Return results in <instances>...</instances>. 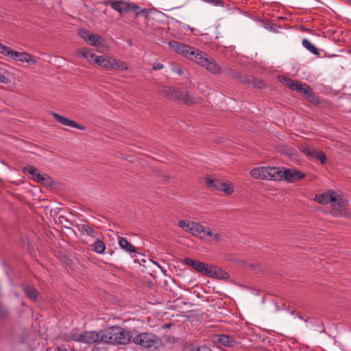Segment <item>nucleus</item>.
<instances>
[{
    "label": "nucleus",
    "instance_id": "1",
    "mask_svg": "<svg viewBox=\"0 0 351 351\" xmlns=\"http://www.w3.org/2000/svg\"><path fill=\"white\" fill-rule=\"evenodd\" d=\"M104 3L105 5L109 4L113 10L119 12L120 14L134 12L136 17L139 16H143L146 17L147 16V12L146 9H141L138 5L134 3L127 2L124 0H110L105 1Z\"/></svg>",
    "mask_w": 351,
    "mask_h": 351
},
{
    "label": "nucleus",
    "instance_id": "2",
    "mask_svg": "<svg viewBox=\"0 0 351 351\" xmlns=\"http://www.w3.org/2000/svg\"><path fill=\"white\" fill-rule=\"evenodd\" d=\"M106 339L105 343H110L118 345H126L131 339L130 332L119 326H112L106 328Z\"/></svg>",
    "mask_w": 351,
    "mask_h": 351
},
{
    "label": "nucleus",
    "instance_id": "3",
    "mask_svg": "<svg viewBox=\"0 0 351 351\" xmlns=\"http://www.w3.org/2000/svg\"><path fill=\"white\" fill-rule=\"evenodd\" d=\"M169 45L176 52L180 53L186 58L193 60L196 63L197 62V58L200 57L203 53L202 51L193 47H191L176 40L170 41L169 43Z\"/></svg>",
    "mask_w": 351,
    "mask_h": 351
},
{
    "label": "nucleus",
    "instance_id": "4",
    "mask_svg": "<svg viewBox=\"0 0 351 351\" xmlns=\"http://www.w3.org/2000/svg\"><path fill=\"white\" fill-rule=\"evenodd\" d=\"M106 329L101 330L99 332L90 331L81 335H72L71 339L75 341L83 342L88 344L101 342L105 343L106 339Z\"/></svg>",
    "mask_w": 351,
    "mask_h": 351
},
{
    "label": "nucleus",
    "instance_id": "5",
    "mask_svg": "<svg viewBox=\"0 0 351 351\" xmlns=\"http://www.w3.org/2000/svg\"><path fill=\"white\" fill-rule=\"evenodd\" d=\"M133 342L145 348H157L162 344L160 337L151 332L140 333L133 338Z\"/></svg>",
    "mask_w": 351,
    "mask_h": 351
},
{
    "label": "nucleus",
    "instance_id": "6",
    "mask_svg": "<svg viewBox=\"0 0 351 351\" xmlns=\"http://www.w3.org/2000/svg\"><path fill=\"white\" fill-rule=\"evenodd\" d=\"M162 92L168 98L173 101H182L187 105H191L195 102V98L190 96L187 91H182L178 88H165Z\"/></svg>",
    "mask_w": 351,
    "mask_h": 351
},
{
    "label": "nucleus",
    "instance_id": "7",
    "mask_svg": "<svg viewBox=\"0 0 351 351\" xmlns=\"http://www.w3.org/2000/svg\"><path fill=\"white\" fill-rule=\"evenodd\" d=\"M22 171L25 174H29L32 176V179L40 184L46 186H51L52 184V179L47 174H40L38 169L31 165L24 167Z\"/></svg>",
    "mask_w": 351,
    "mask_h": 351
},
{
    "label": "nucleus",
    "instance_id": "8",
    "mask_svg": "<svg viewBox=\"0 0 351 351\" xmlns=\"http://www.w3.org/2000/svg\"><path fill=\"white\" fill-rule=\"evenodd\" d=\"M197 64L205 67L208 71L213 74H219L222 72L221 67L213 59L208 57L203 53L202 56L197 58Z\"/></svg>",
    "mask_w": 351,
    "mask_h": 351
},
{
    "label": "nucleus",
    "instance_id": "9",
    "mask_svg": "<svg viewBox=\"0 0 351 351\" xmlns=\"http://www.w3.org/2000/svg\"><path fill=\"white\" fill-rule=\"evenodd\" d=\"M184 263L186 265L193 268L197 272L206 276H208L209 273L210 272V268H212V265L195 261L191 258H184Z\"/></svg>",
    "mask_w": 351,
    "mask_h": 351
},
{
    "label": "nucleus",
    "instance_id": "10",
    "mask_svg": "<svg viewBox=\"0 0 351 351\" xmlns=\"http://www.w3.org/2000/svg\"><path fill=\"white\" fill-rule=\"evenodd\" d=\"M300 150L304 154L320 161V162L323 165L326 164L327 162V157L326 156L325 154L323 152L316 149L311 146L302 145Z\"/></svg>",
    "mask_w": 351,
    "mask_h": 351
},
{
    "label": "nucleus",
    "instance_id": "11",
    "mask_svg": "<svg viewBox=\"0 0 351 351\" xmlns=\"http://www.w3.org/2000/svg\"><path fill=\"white\" fill-rule=\"evenodd\" d=\"M206 184L210 189L223 191L228 195L233 193V188L229 184L218 180L207 179Z\"/></svg>",
    "mask_w": 351,
    "mask_h": 351
},
{
    "label": "nucleus",
    "instance_id": "12",
    "mask_svg": "<svg viewBox=\"0 0 351 351\" xmlns=\"http://www.w3.org/2000/svg\"><path fill=\"white\" fill-rule=\"evenodd\" d=\"M51 114L54 117V119L56 120V121H58V123H60V124H62L63 125H66V126H69L71 128H77L80 130H85V129H86L85 126L78 124L75 121L69 119L68 118L64 117L56 112H51Z\"/></svg>",
    "mask_w": 351,
    "mask_h": 351
},
{
    "label": "nucleus",
    "instance_id": "13",
    "mask_svg": "<svg viewBox=\"0 0 351 351\" xmlns=\"http://www.w3.org/2000/svg\"><path fill=\"white\" fill-rule=\"evenodd\" d=\"M191 234L200 239H204L207 236H212V231L210 228L204 227L197 222H194Z\"/></svg>",
    "mask_w": 351,
    "mask_h": 351
},
{
    "label": "nucleus",
    "instance_id": "14",
    "mask_svg": "<svg viewBox=\"0 0 351 351\" xmlns=\"http://www.w3.org/2000/svg\"><path fill=\"white\" fill-rule=\"evenodd\" d=\"M213 341L215 343H218L221 346L228 348H233L237 344V342L234 339L229 335L223 334L215 335Z\"/></svg>",
    "mask_w": 351,
    "mask_h": 351
},
{
    "label": "nucleus",
    "instance_id": "15",
    "mask_svg": "<svg viewBox=\"0 0 351 351\" xmlns=\"http://www.w3.org/2000/svg\"><path fill=\"white\" fill-rule=\"evenodd\" d=\"M118 243L120 247L126 252L129 253L132 258L136 257V254H139L137 252L136 248L132 243L128 242L125 238L119 237Z\"/></svg>",
    "mask_w": 351,
    "mask_h": 351
},
{
    "label": "nucleus",
    "instance_id": "16",
    "mask_svg": "<svg viewBox=\"0 0 351 351\" xmlns=\"http://www.w3.org/2000/svg\"><path fill=\"white\" fill-rule=\"evenodd\" d=\"M283 167H265L266 180H282Z\"/></svg>",
    "mask_w": 351,
    "mask_h": 351
},
{
    "label": "nucleus",
    "instance_id": "17",
    "mask_svg": "<svg viewBox=\"0 0 351 351\" xmlns=\"http://www.w3.org/2000/svg\"><path fill=\"white\" fill-rule=\"evenodd\" d=\"M210 272L209 273L208 277L214 278L219 280H228L230 277L229 274L215 265H212V268H210Z\"/></svg>",
    "mask_w": 351,
    "mask_h": 351
},
{
    "label": "nucleus",
    "instance_id": "18",
    "mask_svg": "<svg viewBox=\"0 0 351 351\" xmlns=\"http://www.w3.org/2000/svg\"><path fill=\"white\" fill-rule=\"evenodd\" d=\"M241 83L251 85L254 88H263L265 83L263 80L254 77L251 75H245L242 77Z\"/></svg>",
    "mask_w": 351,
    "mask_h": 351
},
{
    "label": "nucleus",
    "instance_id": "19",
    "mask_svg": "<svg viewBox=\"0 0 351 351\" xmlns=\"http://www.w3.org/2000/svg\"><path fill=\"white\" fill-rule=\"evenodd\" d=\"M22 289L25 293V295L32 302H35L38 300V291L33 286L31 285H23Z\"/></svg>",
    "mask_w": 351,
    "mask_h": 351
},
{
    "label": "nucleus",
    "instance_id": "20",
    "mask_svg": "<svg viewBox=\"0 0 351 351\" xmlns=\"http://www.w3.org/2000/svg\"><path fill=\"white\" fill-rule=\"evenodd\" d=\"M331 205L333 209V214L336 216H341L345 213V207L343 202L335 196L334 201L331 202Z\"/></svg>",
    "mask_w": 351,
    "mask_h": 351
},
{
    "label": "nucleus",
    "instance_id": "21",
    "mask_svg": "<svg viewBox=\"0 0 351 351\" xmlns=\"http://www.w3.org/2000/svg\"><path fill=\"white\" fill-rule=\"evenodd\" d=\"M77 54L79 57H84L86 58L90 63L95 62V58L97 57V55L88 48H82L78 49Z\"/></svg>",
    "mask_w": 351,
    "mask_h": 351
},
{
    "label": "nucleus",
    "instance_id": "22",
    "mask_svg": "<svg viewBox=\"0 0 351 351\" xmlns=\"http://www.w3.org/2000/svg\"><path fill=\"white\" fill-rule=\"evenodd\" d=\"M335 196L333 193H324L320 195H317L315 197V200L322 204H327L331 203L332 201H334Z\"/></svg>",
    "mask_w": 351,
    "mask_h": 351
},
{
    "label": "nucleus",
    "instance_id": "23",
    "mask_svg": "<svg viewBox=\"0 0 351 351\" xmlns=\"http://www.w3.org/2000/svg\"><path fill=\"white\" fill-rule=\"evenodd\" d=\"M250 176L254 178L266 180L267 175L265 172V167L254 168L250 172Z\"/></svg>",
    "mask_w": 351,
    "mask_h": 351
},
{
    "label": "nucleus",
    "instance_id": "24",
    "mask_svg": "<svg viewBox=\"0 0 351 351\" xmlns=\"http://www.w3.org/2000/svg\"><path fill=\"white\" fill-rule=\"evenodd\" d=\"M90 37L88 43L92 46L101 47L104 45V39L100 35L93 33Z\"/></svg>",
    "mask_w": 351,
    "mask_h": 351
},
{
    "label": "nucleus",
    "instance_id": "25",
    "mask_svg": "<svg viewBox=\"0 0 351 351\" xmlns=\"http://www.w3.org/2000/svg\"><path fill=\"white\" fill-rule=\"evenodd\" d=\"M77 228L79 231L86 232L91 237H96V231L88 223L77 224Z\"/></svg>",
    "mask_w": 351,
    "mask_h": 351
},
{
    "label": "nucleus",
    "instance_id": "26",
    "mask_svg": "<svg viewBox=\"0 0 351 351\" xmlns=\"http://www.w3.org/2000/svg\"><path fill=\"white\" fill-rule=\"evenodd\" d=\"M112 70H119V71H125L128 69V66L126 62L116 60L113 58L112 60Z\"/></svg>",
    "mask_w": 351,
    "mask_h": 351
},
{
    "label": "nucleus",
    "instance_id": "27",
    "mask_svg": "<svg viewBox=\"0 0 351 351\" xmlns=\"http://www.w3.org/2000/svg\"><path fill=\"white\" fill-rule=\"evenodd\" d=\"M224 73L230 77H232L233 78H235L238 80H239L241 82V78L242 77H245V75H243L241 73H239L238 71L232 69H226L224 71Z\"/></svg>",
    "mask_w": 351,
    "mask_h": 351
},
{
    "label": "nucleus",
    "instance_id": "28",
    "mask_svg": "<svg viewBox=\"0 0 351 351\" xmlns=\"http://www.w3.org/2000/svg\"><path fill=\"white\" fill-rule=\"evenodd\" d=\"M105 250L106 245L102 241L99 239H97L96 241L93 244V250L97 254L104 253Z\"/></svg>",
    "mask_w": 351,
    "mask_h": 351
},
{
    "label": "nucleus",
    "instance_id": "29",
    "mask_svg": "<svg viewBox=\"0 0 351 351\" xmlns=\"http://www.w3.org/2000/svg\"><path fill=\"white\" fill-rule=\"evenodd\" d=\"M194 222L195 221L180 220L178 222V226L186 232H188L191 234Z\"/></svg>",
    "mask_w": 351,
    "mask_h": 351
},
{
    "label": "nucleus",
    "instance_id": "30",
    "mask_svg": "<svg viewBox=\"0 0 351 351\" xmlns=\"http://www.w3.org/2000/svg\"><path fill=\"white\" fill-rule=\"evenodd\" d=\"M311 89V87L306 84H302V82L297 81V86L294 88V90L298 93L306 95L308 91Z\"/></svg>",
    "mask_w": 351,
    "mask_h": 351
},
{
    "label": "nucleus",
    "instance_id": "31",
    "mask_svg": "<svg viewBox=\"0 0 351 351\" xmlns=\"http://www.w3.org/2000/svg\"><path fill=\"white\" fill-rule=\"evenodd\" d=\"M302 45L314 55H319V50L308 39L302 40Z\"/></svg>",
    "mask_w": 351,
    "mask_h": 351
},
{
    "label": "nucleus",
    "instance_id": "32",
    "mask_svg": "<svg viewBox=\"0 0 351 351\" xmlns=\"http://www.w3.org/2000/svg\"><path fill=\"white\" fill-rule=\"evenodd\" d=\"M19 61L27 62L30 64H34L36 62L35 58L32 55L25 52L21 53Z\"/></svg>",
    "mask_w": 351,
    "mask_h": 351
},
{
    "label": "nucleus",
    "instance_id": "33",
    "mask_svg": "<svg viewBox=\"0 0 351 351\" xmlns=\"http://www.w3.org/2000/svg\"><path fill=\"white\" fill-rule=\"evenodd\" d=\"M305 97L307 99L308 101L313 104H317L320 102L318 97L314 94L311 88L305 95Z\"/></svg>",
    "mask_w": 351,
    "mask_h": 351
},
{
    "label": "nucleus",
    "instance_id": "34",
    "mask_svg": "<svg viewBox=\"0 0 351 351\" xmlns=\"http://www.w3.org/2000/svg\"><path fill=\"white\" fill-rule=\"evenodd\" d=\"M282 173V179H285V180L289 182H293V169H286L283 167Z\"/></svg>",
    "mask_w": 351,
    "mask_h": 351
},
{
    "label": "nucleus",
    "instance_id": "35",
    "mask_svg": "<svg viewBox=\"0 0 351 351\" xmlns=\"http://www.w3.org/2000/svg\"><path fill=\"white\" fill-rule=\"evenodd\" d=\"M304 177L305 174L302 171L297 169H293V182L299 181L301 179L304 178Z\"/></svg>",
    "mask_w": 351,
    "mask_h": 351
},
{
    "label": "nucleus",
    "instance_id": "36",
    "mask_svg": "<svg viewBox=\"0 0 351 351\" xmlns=\"http://www.w3.org/2000/svg\"><path fill=\"white\" fill-rule=\"evenodd\" d=\"M79 34L80 37H82L84 40L88 43L90 38H91V34H93V33H91L88 30L81 29L79 30Z\"/></svg>",
    "mask_w": 351,
    "mask_h": 351
},
{
    "label": "nucleus",
    "instance_id": "37",
    "mask_svg": "<svg viewBox=\"0 0 351 351\" xmlns=\"http://www.w3.org/2000/svg\"><path fill=\"white\" fill-rule=\"evenodd\" d=\"M79 34L80 37H82L84 40L88 43L90 38H91V34H93V33H91L88 30L81 29L79 30Z\"/></svg>",
    "mask_w": 351,
    "mask_h": 351
},
{
    "label": "nucleus",
    "instance_id": "38",
    "mask_svg": "<svg viewBox=\"0 0 351 351\" xmlns=\"http://www.w3.org/2000/svg\"><path fill=\"white\" fill-rule=\"evenodd\" d=\"M112 60H113V58L106 56L105 59L104 60V64L102 65V67H104L109 71L112 70V69L113 68L112 64Z\"/></svg>",
    "mask_w": 351,
    "mask_h": 351
},
{
    "label": "nucleus",
    "instance_id": "39",
    "mask_svg": "<svg viewBox=\"0 0 351 351\" xmlns=\"http://www.w3.org/2000/svg\"><path fill=\"white\" fill-rule=\"evenodd\" d=\"M284 82L287 87H289L291 90H294L295 86H297V81H295L290 78H284Z\"/></svg>",
    "mask_w": 351,
    "mask_h": 351
},
{
    "label": "nucleus",
    "instance_id": "40",
    "mask_svg": "<svg viewBox=\"0 0 351 351\" xmlns=\"http://www.w3.org/2000/svg\"><path fill=\"white\" fill-rule=\"evenodd\" d=\"M21 53V52H18L16 51H14V50H12L11 49H10V50H9V51L8 53L7 56H10L12 59H13L14 60H19V61Z\"/></svg>",
    "mask_w": 351,
    "mask_h": 351
},
{
    "label": "nucleus",
    "instance_id": "41",
    "mask_svg": "<svg viewBox=\"0 0 351 351\" xmlns=\"http://www.w3.org/2000/svg\"><path fill=\"white\" fill-rule=\"evenodd\" d=\"M204 1L212 4L215 6H221L223 7L224 5V2L223 0H203Z\"/></svg>",
    "mask_w": 351,
    "mask_h": 351
},
{
    "label": "nucleus",
    "instance_id": "42",
    "mask_svg": "<svg viewBox=\"0 0 351 351\" xmlns=\"http://www.w3.org/2000/svg\"><path fill=\"white\" fill-rule=\"evenodd\" d=\"M0 317L7 318L8 317V311L4 305L0 303Z\"/></svg>",
    "mask_w": 351,
    "mask_h": 351
},
{
    "label": "nucleus",
    "instance_id": "43",
    "mask_svg": "<svg viewBox=\"0 0 351 351\" xmlns=\"http://www.w3.org/2000/svg\"><path fill=\"white\" fill-rule=\"evenodd\" d=\"M105 57L104 56H97L96 58H95V63L97 64L98 65L102 66L103 64H104V60L105 59Z\"/></svg>",
    "mask_w": 351,
    "mask_h": 351
},
{
    "label": "nucleus",
    "instance_id": "44",
    "mask_svg": "<svg viewBox=\"0 0 351 351\" xmlns=\"http://www.w3.org/2000/svg\"><path fill=\"white\" fill-rule=\"evenodd\" d=\"M10 48L0 43V53L7 56Z\"/></svg>",
    "mask_w": 351,
    "mask_h": 351
},
{
    "label": "nucleus",
    "instance_id": "45",
    "mask_svg": "<svg viewBox=\"0 0 351 351\" xmlns=\"http://www.w3.org/2000/svg\"><path fill=\"white\" fill-rule=\"evenodd\" d=\"M194 351H212L208 347L206 346H202L194 349Z\"/></svg>",
    "mask_w": 351,
    "mask_h": 351
},
{
    "label": "nucleus",
    "instance_id": "46",
    "mask_svg": "<svg viewBox=\"0 0 351 351\" xmlns=\"http://www.w3.org/2000/svg\"><path fill=\"white\" fill-rule=\"evenodd\" d=\"M163 68V65L160 62H156L153 64L154 70H160Z\"/></svg>",
    "mask_w": 351,
    "mask_h": 351
},
{
    "label": "nucleus",
    "instance_id": "47",
    "mask_svg": "<svg viewBox=\"0 0 351 351\" xmlns=\"http://www.w3.org/2000/svg\"><path fill=\"white\" fill-rule=\"evenodd\" d=\"M173 71L176 73H178L179 75H181L182 74V70L180 66H175L173 69Z\"/></svg>",
    "mask_w": 351,
    "mask_h": 351
},
{
    "label": "nucleus",
    "instance_id": "48",
    "mask_svg": "<svg viewBox=\"0 0 351 351\" xmlns=\"http://www.w3.org/2000/svg\"><path fill=\"white\" fill-rule=\"evenodd\" d=\"M8 79L3 75L0 73V82L7 84Z\"/></svg>",
    "mask_w": 351,
    "mask_h": 351
},
{
    "label": "nucleus",
    "instance_id": "49",
    "mask_svg": "<svg viewBox=\"0 0 351 351\" xmlns=\"http://www.w3.org/2000/svg\"><path fill=\"white\" fill-rule=\"evenodd\" d=\"M216 241H219L221 239V234H219V233H213L212 232V236H211Z\"/></svg>",
    "mask_w": 351,
    "mask_h": 351
},
{
    "label": "nucleus",
    "instance_id": "50",
    "mask_svg": "<svg viewBox=\"0 0 351 351\" xmlns=\"http://www.w3.org/2000/svg\"><path fill=\"white\" fill-rule=\"evenodd\" d=\"M343 1L348 5H351V0H343Z\"/></svg>",
    "mask_w": 351,
    "mask_h": 351
},
{
    "label": "nucleus",
    "instance_id": "51",
    "mask_svg": "<svg viewBox=\"0 0 351 351\" xmlns=\"http://www.w3.org/2000/svg\"><path fill=\"white\" fill-rule=\"evenodd\" d=\"M171 325H172V324H165L164 326H162V328H169Z\"/></svg>",
    "mask_w": 351,
    "mask_h": 351
},
{
    "label": "nucleus",
    "instance_id": "52",
    "mask_svg": "<svg viewBox=\"0 0 351 351\" xmlns=\"http://www.w3.org/2000/svg\"><path fill=\"white\" fill-rule=\"evenodd\" d=\"M58 351H67V350L66 348H58Z\"/></svg>",
    "mask_w": 351,
    "mask_h": 351
},
{
    "label": "nucleus",
    "instance_id": "53",
    "mask_svg": "<svg viewBox=\"0 0 351 351\" xmlns=\"http://www.w3.org/2000/svg\"><path fill=\"white\" fill-rule=\"evenodd\" d=\"M135 261H136V262H138V263H140V264H141V261H140V260H138V259H136V260H135Z\"/></svg>",
    "mask_w": 351,
    "mask_h": 351
},
{
    "label": "nucleus",
    "instance_id": "54",
    "mask_svg": "<svg viewBox=\"0 0 351 351\" xmlns=\"http://www.w3.org/2000/svg\"><path fill=\"white\" fill-rule=\"evenodd\" d=\"M350 53H351V50H350Z\"/></svg>",
    "mask_w": 351,
    "mask_h": 351
}]
</instances>
